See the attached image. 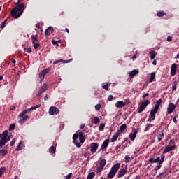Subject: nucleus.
<instances>
[{"instance_id": "obj_23", "label": "nucleus", "mask_w": 179, "mask_h": 179, "mask_svg": "<svg viewBox=\"0 0 179 179\" xmlns=\"http://www.w3.org/2000/svg\"><path fill=\"white\" fill-rule=\"evenodd\" d=\"M138 73H139V71L136 69L132 70L131 72H129V76H130V78H134V76L138 75Z\"/></svg>"}, {"instance_id": "obj_35", "label": "nucleus", "mask_w": 179, "mask_h": 179, "mask_svg": "<svg viewBox=\"0 0 179 179\" xmlns=\"http://www.w3.org/2000/svg\"><path fill=\"white\" fill-rule=\"evenodd\" d=\"M44 78H45V76L41 72L39 73V79H41V82H43L44 80Z\"/></svg>"}, {"instance_id": "obj_53", "label": "nucleus", "mask_w": 179, "mask_h": 179, "mask_svg": "<svg viewBox=\"0 0 179 179\" xmlns=\"http://www.w3.org/2000/svg\"><path fill=\"white\" fill-rule=\"evenodd\" d=\"M124 103L125 104H130L131 103V101L129 100V99H125Z\"/></svg>"}, {"instance_id": "obj_32", "label": "nucleus", "mask_w": 179, "mask_h": 179, "mask_svg": "<svg viewBox=\"0 0 179 179\" xmlns=\"http://www.w3.org/2000/svg\"><path fill=\"white\" fill-rule=\"evenodd\" d=\"M166 15V13L164 11H159L157 13V16L159 17H162V16H164Z\"/></svg>"}, {"instance_id": "obj_6", "label": "nucleus", "mask_w": 179, "mask_h": 179, "mask_svg": "<svg viewBox=\"0 0 179 179\" xmlns=\"http://www.w3.org/2000/svg\"><path fill=\"white\" fill-rule=\"evenodd\" d=\"M165 156L164 155H162L161 158L160 157H157L155 159L153 158L149 159V163H159V164H162L163 162H164Z\"/></svg>"}, {"instance_id": "obj_34", "label": "nucleus", "mask_w": 179, "mask_h": 179, "mask_svg": "<svg viewBox=\"0 0 179 179\" xmlns=\"http://www.w3.org/2000/svg\"><path fill=\"white\" fill-rule=\"evenodd\" d=\"M92 122H93L94 124H99V122H100V118H99V117H95L94 118V120L92 121Z\"/></svg>"}, {"instance_id": "obj_40", "label": "nucleus", "mask_w": 179, "mask_h": 179, "mask_svg": "<svg viewBox=\"0 0 179 179\" xmlns=\"http://www.w3.org/2000/svg\"><path fill=\"white\" fill-rule=\"evenodd\" d=\"M41 72L45 76L50 72V69H45Z\"/></svg>"}, {"instance_id": "obj_39", "label": "nucleus", "mask_w": 179, "mask_h": 179, "mask_svg": "<svg viewBox=\"0 0 179 179\" xmlns=\"http://www.w3.org/2000/svg\"><path fill=\"white\" fill-rule=\"evenodd\" d=\"M6 22H8V20H5L1 24L0 27L1 29H5V25L6 24Z\"/></svg>"}, {"instance_id": "obj_61", "label": "nucleus", "mask_w": 179, "mask_h": 179, "mask_svg": "<svg viewBox=\"0 0 179 179\" xmlns=\"http://www.w3.org/2000/svg\"><path fill=\"white\" fill-rule=\"evenodd\" d=\"M80 128V129H83V128H85V124H81Z\"/></svg>"}, {"instance_id": "obj_42", "label": "nucleus", "mask_w": 179, "mask_h": 179, "mask_svg": "<svg viewBox=\"0 0 179 179\" xmlns=\"http://www.w3.org/2000/svg\"><path fill=\"white\" fill-rule=\"evenodd\" d=\"M150 127H153V124H148L145 127V132H146V131H149V129L150 128Z\"/></svg>"}, {"instance_id": "obj_54", "label": "nucleus", "mask_w": 179, "mask_h": 179, "mask_svg": "<svg viewBox=\"0 0 179 179\" xmlns=\"http://www.w3.org/2000/svg\"><path fill=\"white\" fill-rule=\"evenodd\" d=\"M52 43L53 45H58V41H57L52 40Z\"/></svg>"}, {"instance_id": "obj_26", "label": "nucleus", "mask_w": 179, "mask_h": 179, "mask_svg": "<svg viewBox=\"0 0 179 179\" xmlns=\"http://www.w3.org/2000/svg\"><path fill=\"white\" fill-rule=\"evenodd\" d=\"M156 73L155 72H152L150 73V82L152 83V82H155L156 81Z\"/></svg>"}, {"instance_id": "obj_59", "label": "nucleus", "mask_w": 179, "mask_h": 179, "mask_svg": "<svg viewBox=\"0 0 179 179\" xmlns=\"http://www.w3.org/2000/svg\"><path fill=\"white\" fill-rule=\"evenodd\" d=\"M48 97H49L48 94H46V95L45 96V97H44L45 101H47V100H48Z\"/></svg>"}, {"instance_id": "obj_3", "label": "nucleus", "mask_w": 179, "mask_h": 179, "mask_svg": "<svg viewBox=\"0 0 179 179\" xmlns=\"http://www.w3.org/2000/svg\"><path fill=\"white\" fill-rule=\"evenodd\" d=\"M8 130H5L3 133L0 134V148H3L5 144L8 143L12 139V136H8Z\"/></svg>"}, {"instance_id": "obj_9", "label": "nucleus", "mask_w": 179, "mask_h": 179, "mask_svg": "<svg viewBox=\"0 0 179 179\" xmlns=\"http://www.w3.org/2000/svg\"><path fill=\"white\" fill-rule=\"evenodd\" d=\"M157 113V110L156 109H152L149 115V118L148 120V122H152V121L155 120V118H156V113Z\"/></svg>"}, {"instance_id": "obj_22", "label": "nucleus", "mask_w": 179, "mask_h": 179, "mask_svg": "<svg viewBox=\"0 0 179 179\" xmlns=\"http://www.w3.org/2000/svg\"><path fill=\"white\" fill-rule=\"evenodd\" d=\"M162 99H159L158 101H157L156 104L154 107V110L159 111V108L160 107V104H162Z\"/></svg>"}, {"instance_id": "obj_17", "label": "nucleus", "mask_w": 179, "mask_h": 179, "mask_svg": "<svg viewBox=\"0 0 179 179\" xmlns=\"http://www.w3.org/2000/svg\"><path fill=\"white\" fill-rule=\"evenodd\" d=\"M109 143H110V139L108 138V139L105 140L101 145V149L103 150H106V149H107Z\"/></svg>"}, {"instance_id": "obj_33", "label": "nucleus", "mask_w": 179, "mask_h": 179, "mask_svg": "<svg viewBox=\"0 0 179 179\" xmlns=\"http://www.w3.org/2000/svg\"><path fill=\"white\" fill-rule=\"evenodd\" d=\"M24 52H27L28 54H31V48L30 47L24 48Z\"/></svg>"}, {"instance_id": "obj_31", "label": "nucleus", "mask_w": 179, "mask_h": 179, "mask_svg": "<svg viewBox=\"0 0 179 179\" xmlns=\"http://www.w3.org/2000/svg\"><path fill=\"white\" fill-rule=\"evenodd\" d=\"M164 136V133L163 131H161L159 135L157 136L158 142H160L162 141V138Z\"/></svg>"}, {"instance_id": "obj_38", "label": "nucleus", "mask_w": 179, "mask_h": 179, "mask_svg": "<svg viewBox=\"0 0 179 179\" xmlns=\"http://www.w3.org/2000/svg\"><path fill=\"white\" fill-rule=\"evenodd\" d=\"M5 170H6L5 167L0 168V177H2V174L5 173Z\"/></svg>"}, {"instance_id": "obj_15", "label": "nucleus", "mask_w": 179, "mask_h": 179, "mask_svg": "<svg viewBox=\"0 0 179 179\" xmlns=\"http://www.w3.org/2000/svg\"><path fill=\"white\" fill-rule=\"evenodd\" d=\"M177 72V64L173 63L171 68V75L174 76Z\"/></svg>"}, {"instance_id": "obj_1", "label": "nucleus", "mask_w": 179, "mask_h": 179, "mask_svg": "<svg viewBox=\"0 0 179 179\" xmlns=\"http://www.w3.org/2000/svg\"><path fill=\"white\" fill-rule=\"evenodd\" d=\"M22 0H17V2L16 3V6L10 11L11 17L13 19H19L20 16H22V14L23 12H24V3H20V1Z\"/></svg>"}, {"instance_id": "obj_18", "label": "nucleus", "mask_w": 179, "mask_h": 179, "mask_svg": "<svg viewBox=\"0 0 179 179\" xmlns=\"http://www.w3.org/2000/svg\"><path fill=\"white\" fill-rule=\"evenodd\" d=\"M115 106L117 108H122V107H125V102L122 101H118Z\"/></svg>"}, {"instance_id": "obj_62", "label": "nucleus", "mask_w": 179, "mask_h": 179, "mask_svg": "<svg viewBox=\"0 0 179 179\" xmlns=\"http://www.w3.org/2000/svg\"><path fill=\"white\" fill-rule=\"evenodd\" d=\"M120 148H121V145H118L116 146V150H118V149H120Z\"/></svg>"}, {"instance_id": "obj_27", "label": "nucleus", "mask_w": 179, "mask_h": 179, "mask_svg": "<svg viewBox=\"0 0 179 179\" xmlns=\"http://www.w3.org/2000/svg\"><path fill=\"white\" fill-rule=\"evenodd\" d=\"M126 129H127V124H123L120 126V129L117 131H120V132H124V131H125Z\"/></svg>"}, {"instance_id": "obj_60", "label": "nucleus", "mask_w": 179, "mask_h": 179, "mask_svg": "<svg viewBox=\"0 0 179 179\" xmlns=\"http://www.w3.org/2000/svg\"><path fill=\"white\" fill-rule=\"evenodd\" d=\"M164 174V172H162V173H159V174L157 176V177H158V178H159V177L162 178V176Z\"/></svg>"}, {"instance_id": "obj_12", "label": "nucleus", "mask_w": 179, "mask_h": 179, "mask_svg": "<svg viewBox=\"0 0 179 179\" xmlns=\"http://www.w3.org/2000/svg\"><path fill=\"white\" fill-rule=\"evenodd\" d=\"M174 110H176V105H174L173 103H169L167 108V114H171Z\"/></svg>"}, {"instance_id": "obj_63", "label": "nucleus", "mask_w": 179, "mask_h": 179, "mask_svg": "<svg viewBox=\"0 0 179 179\" xmlns=\"http://www.w3.org/2000/svg\"><path fill=\"white\" fill-rule=\"evenodd\" d=\"M36 27H37L38 29H40V24H38V23L36 24Z\"/></svg>"}, {"instance_id": "obj_49", "label": "nucleus", "mask_w": 179, "mask_h": 179, "mask_svg": "<svg viewBox=\"0 0 179 179\" xmlns=\"http://www.w3.org/2000/svg\"><path fill=\"white\" fill-rule=\"evenodd\" d=\"M103 169V168H101V167L99 166L96 167V173H97V174L101 173V169Z\"/></svg>"}, {"instance_id": "obj_36", "label": "nucleus", "mask_w": 179, "mask_h": 179, "mask_svg": "<svg viewBox=\"0 0 179 179\" xmlns=\"http://www.w3.org/2000/svg\"><path fill=\"white\" fill-rule=\"evenodd\" d=\"M78 138H79V134L78 133L74 134L73 136V142L78 141Z\"/></svg>"}, {"instance_id": "obj_46", "label": "nucleus", "mask_w": 179, "mask_h": 179, "mask_svg": "<svg viewBox=\"0 0 179 179\" xmlns=\"http://www.w3.org/2000/svg\"><path fill=\"white\" fill-rule=\"evenodd\" d=\"M13 129H15V124H11L9 126V131H13Z\"/></svg>"}, {"instance_id": "obj_58", "label": "nucleus", "mask_w": 179, "mask_h": 179, "mask_svg": "<svg viewBox=\"0 0 179 179\" xmlns=\"http://www.w3.org/2000/svg\"><path fill=\"white\" fill-rule=\"evenodd\" d=\"M149 96V93H146L142 96L143 99H145V97H148Z\"/></svg>"}, {"instance_id": "obj_56", "label": "nucleus", "mask_w": 179, "mask_h": 179, "mask_svg": "<svg viewBox=\"0 0 179 179\" xmlns=\"http://www.w3.org/2000/svg\"><path fill=\"white\" fill-rule=\"evenodd\" d=\"M113 100V95H110L108 98V101H111Z\"/></svg>"}, {"instance_id": "obj_45", "label": "nucleus", "mask_w": 179, "mask_h": 179, "mask_svg": "<svg viewBox=\"0 0 179 179\" xmlns=\"http://www.w3.org/2000/svg\"><path fill=\"white\" fill-rule=\"evenodd\" d=\"M162 167V164H159L158 165H157L155 168H154V170L155 171H157V170H159V169Z\"/></svg>"}, {"instance_id": "obj_55", "label": "nucleus", "mask_w": 179, "mask_h": 179, "mask_svg": "<svg viewBox=\"0 0 179 179\" xmlns=\"http://www.w3.org/2000/svg\"><path fill=\"white\" fill-rule=\"evenodd\" d=\"M174 124H177V116H175L173 119Z\"/></svg>"}, {"instance_id": "obj_25", "label": "nucleus", "mask_w": 179, "mask_h": 179, "mask_svg": "<svg viewBox=\"0 0 179 179\" xmlns=\"http://www.w3.org/2000/svg\"><path fill=\"white\" fill-rule=\"evenodd\" d=\"M22 149H24V144H23V141H21L19 143L15 150L19 151V150H22Z\"/></svg>"}, {"instance_id": "obj_10", "label": "nucleus", "mask_w": 179, "mask_h": 179, "mask_svg": "<svg viewBox=\"0 0 179 179\" xmlns=\"http://www.w3.org/2000/svg\"><path fill=\"white\" fill-rule=\"evenodd\" d=\"M50 115H55L59 114V110L55 106H51L49 109Z\"/></svg>"}, {"instance_id": "obj_47", "label": "nucleus", "mask_w": 179, "mask_h": 179, "mask_svg": "<svg viewBox=\"0 0 179 179\" xmlns=\"http://www.w3.org/2000/svg\"><path fill=\"white\" fill-rule=\"evenodd\" d=\"M102 87L105 89V90H108V84H103Z\"/></svg>"}, {"instance_id": "obj_28", "label": "nucleus", "mask_w": 179, "mask_h": 179, "mask_svg": "<svg viewBox=\"0 0 179 179\" xmlns=\"http://www.w3.org/2000/svg\"><path fill=\"white\" fill-rule=\"evenodd\" d=\"M150 55L151 59H155L156 57V52L154 50H152L150 52Z\"/></svg>"}, {"instance_id": "obj_5", "label": "nucleus", "mask_w": 179, "mask_h": 179, "mask_svg": "<svg viewBox=\"0 0 179 179\" xmlns=\"http://www.w3.org/2000/svg\"><path fill=\"white\" fill-rule=\"evenodd\" d=\"M149 104H150V101L148 99H146L141 104H140L138 108V114H139V113H142L146 108V107L149 106Z\"/></svg>"}, {"instance_id": "obj_64", "label": "nucleus", "mask_w": 179, "mask_h": 179, "mask_svg": "<svg viewBox=\"0 0 179 179\" xmlns=\"http://www.w3.org/2000/svg\"><path fill=\"white\" fill-rule=\"evenodd\" d=\"M156 64H157L156 60H153V62H152V65H156Z\"/></svg>"}, {"instance_id": "obj_44", "label": "nucleus", "mask_w": 179, "mask_h": 179, "mask_svg": "<svg viewBox=\"0 0 179 179\" xmlns=\"http://www.w3.org/2000/svg\"><path fill=\"white\" fill-rule=\"evenodd\" d=\"M101 108V104L100 103H98L95 106V110L96 111H99V110H100Z\"/></svg>"}, {"instance_id": "obj_8", "label": "nucleus", "mask_w": 179, "mask_h": 179, "mask_svg": "<svg viewBox=\"0 0 179 179\" xmlns=\"http://www.w3.org/2000/svg\"><path fill=\"white\" fill-rule=\"evenodd\" d=\"M47 89H48V85H47V83H44L41 86V87L39 88L38 92L36 94L37 97H40L41 96V94H43V93H44V92H45L47 90Z\"/></svg>"}, {"instance_id": "obj_48", "label": "nucleus", "mask_w": 179, "mask_h": 179, "mask_svg": "<svg viewBox=\"0 0 179 179\" xmlns=\"http://www.w3.org/2000/svg\"><path fill=\"white\" fill-rule=\"evenodd\" d=\"M124 159H125V162L126 163H129V159H131V157H129L128 155H126Z\"/></svg>"}, {"instance_id": "obj_4", "label": "nucleus", "mask_w": 179, "mask_h": 179, "mask_svg": "<svg viewBox=\"0 0 179 179\" xmlns=\"http://www.w3.org/2000/svg\"><path fill=\"white\" fill-rule=\"evenodd\" d=\"M120 167H121V164L120 163H116L112 167L109 173H108V178L112 179L115 177V175L117 174V171L120 170Z\"/></svg>"}, {"instance_id": "obj_50", "label": "nucleus", "mask_w": 179, "mask_h": 179, "mask_svg": "<svg viewBox=\"0 0 179 179\" xmlns=\"http://www.w3.org/2000/svg\"><path fill=\"white\" fill-rule=\"evenodd\" d=\"M62 61H64V59H60V60H56L53 62L54 65H57V64H59V62H62Z\"/></svg>"}, {"instance_id": "obj_16", "label": "nucleus", "mask_w": 179, "mask_h": 179, "mask_svg": "<svg viewBox=\"0 0 179 179\" xmlns=\"http://www.w3.org/2000/svg\"><path fill=\"white\" fill-rule=\"evenodd\" d=\"M128 172V170L125 169H121L117 174V178H121V177H124V176H125V174H127V173Z\"/></svg>"}, {"instance_id": "obj_2", "label": "nucleus", "mask_w": 179, "mask_h": 179, "mask_svg": "<svg viewBox=\"0 0 179 179\" xmlns=\"http://www.w3.org/2000/svg\"><path fill=\"white\" fill-rule=\"evenodd\" d=\"M38 107H41V105H36L34 107H31L29 109H27V110H24L22 112H21L19 115H18V118H21L18 122L19 124H20L21 125H23V124H24V122H26V121H27V120L30 119V117H29V115H26L27 114V113H30V111H31V110H36V108H38Z\"/></svg>"}, {"instance_id": "obj_20", "label": "nucleus", "mask_w": 179, "mask_h": 179, "mask_svg": "<svg viewBox=\"0 0 179 179\" xmlns=\"http://www.w3.org/2000/svg\"><path fill=\"white\" fill-rule=\"evenodd\" d=\"M118 136H120V131H117L111 138L110 142H115L117 139H118Z\"/></svg>"}, {"instance_id": "obj_43", "label": "nucleus", "mask_w": 179, "mask_h": 179, "mask_svg": "<svg viewBox=\"0 0 179 179\" xmlns=\"http://www.w3.org/2000/svg\"><path fill=\"white\" fill-rule=\"evenodd\" d=\"M104 127H106V125L104 124H101L99 127V131H103L104 130Z\"/></svg>"}, {"instance_id": "obj_24", "label": "nucleus", "mask_w": 179, "mask_h": 179, "mask_svg": "<svg viewBox=\"0 0 179 179\" xmlns=\"http://www.w3.org/2000/svg\"><path fill=\"white\" fill-rule=\"evenodd\" d=\"M106 163H107V160H106L105 159H103L99 162V165L98 166L100 167L101 169H104V166H106Z\"/></svg>"}, {"instance_id": "obj_11", "label": "nucleus", "mask_w": 179, "mask_h": 179, "mask_svg": "<svg viewBox=\"0 0 179 179\" xmlns=\"http://www.w3.org/2000/svg\"><path fill=\"white\" fill-rule=\"evenodd\" d=\"M90 148H91V153H96L97 152V149H99V143H92L90 144Z\"/></svg>"}, {"instance_id": "obj_52", "label": "nucleus", "mask_w": 179, "mask_h": 179, "mask_svg": "<svg viewBox=\"0 0 179 179\" xmlns=\"http://www.w3.org/2000/svg\"><path fill=\"white\" fill-rule=\"evenodd\" d=\"M15 142H16L15 139H13L10 143V146H13V145H15Z\"/></svg>"}, {"instance_id": "obj_57", "label": "nucleus", "mask_w": 179, "mask_h": 179, "mask_svg": "<svg viewBox=\"0 0 179 179\" xmlns=\"http://www.w3.org/2000/svg\"><path fill=\"white\" fill-rule=\"evenodd\" d=\"M171 40H173V38H171V36H169L167 37V41L170 42V41H171Z\"/></svg>"}, {"instance_id": "obj_21", "label": "nucleus", "mask_w": 179, "mask_h": 179, "mask_svg": "<svg viewBox=\"0 0 179 179\" xmlns=\"http://www.w3.org/2000/svg\"><path fill=\"white\" fill-rule=\"evenodd\" d=\"M78 136H79L80 143H84L85 138V136H83V132H79Z\"/></svg>"}, {"instance_id": "obj_41", "label": "nucleus", "mask_w": 179, "mask_h": 179, "mask_svg": "<svg viewBox=\"0 0 179 179\" xmlns=\"http://www.w3.org/2000/svg\"><path fill=\"white\" fill-rule=\"evenodd\" d=\"M172 90L173 92H176V90H177V83H173V85L172 86Z\"/></svg>"}, {"instance_id": "obj_14", "label": "nucleus", "mask_w": 179, "mask_h": 179, "mask_svg": "<svg viewBox=\"0 0 179 179\" xmlns=\"http://www.w3.org/2000/svg\"><path fill=\"white\" fill-rule=\"evenodd\" d=\"M133 131H134L129 135V138L131 141H135V138H136V135L138 134V130H136V129H133Z\"/></svg>"}, {"instance_id": "obj_13", "label": "nucleus", "mask_w": 179, "mask_h": 179, "mask_svg": "<svg viewBox=\"0 0 179 179\" xmlns=\"http://www.w3.org/2000/svg\"><path fill=\"white\" fill-rule=\"evenodd\" d=\"M54 33V28L52 27H48L45 31V37H48L50 34Z\"/></svg>"}, {"instance_id": "obj_7", "label": "nucleus", "mask_w": 179, "mask_h": 179, "mask_svg": "<svg viewBox=\"0 0 179 179\" xmlns=\"http://www.w3.org/2000/svg\"><path fill=\"white\" fill-rule=\"evenodd\" d=\"M37 37H38V35L37 34H33L31 36V40H32V44H34V48H35V50H37V48L40 47V44L37 43H38V39H37Z\"/></svg>"}, {"instance_id": "obj_37", "label": "nucleus", "mask_w": 179, "mask_h": 179, "mask_svg": "<svg viewBox=\"0 0 179 179\" xmlns=\"http://www.w3.org/2000/svg\"><path fill=\"white\" fill-rule=\"evenodd\" d=\"M73 143H74V145H76L77 148H80L82 146V145H80V143H79L78 140L76 141H73Z\"/></svg>"}, {"instance_id": "obj_19", "label": "nucleus", "mask_w": 179, "mask_h": 179, "mask_svg": "<svg viewBox=\"0 0 179 179\" xmlns=\"http://www.w3.org/2000/svg\"><path fill=\"white\" fill-rule=\"evenodd\" d=\"M176 148V145H168L165 148L163 153H167L169 152H171V150H173Z\"/></svg>"}, {"instance_id": "obj_30", "label": "nucleus", "mask_w": 179, "mask_h": 179, "mask_svg": "<svg viewBox=\"0 0 179 179\" xmlns=\"http://www.w3.org/2000/svg\"><path fill=\"white\" fill-rule=\"evenodd\" d=\"M96 173L94 172H91L88 174L87 179H93Z\"/></svg>"}, {"instance_id": "obj_51", "label": "nucleus", "mask_w": 179, "mask_h": 179, "mask_svg": "<svg viewBox=\"0 0 179 179\" xmlns=\"http://www.w3.org/2000/svg\"><path fill=\"white\" fill-rule=\"evenodd\" d=\"M71 177H72V173H69L65 179H71Z\"/></svg>"}, {"instance_id": "obj_29", "label": "nucleus", "mask_w": 179, "mask_h": 179, "mask_svg": "<svg viewBox=\"0 0 179 179\" xmlns=\"http://www.w3.org/2000/svg\"><path fill=\"white\" fill-rule=\"evenodd\" d=\"M56 150H57V148L54 145H52L49 149L50 153H55Z\"/></svg>"}]
</instances>
